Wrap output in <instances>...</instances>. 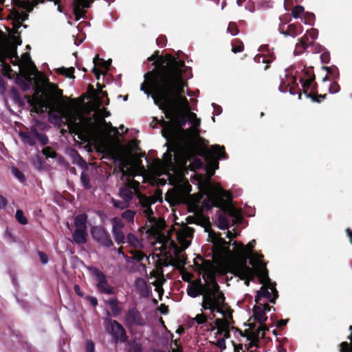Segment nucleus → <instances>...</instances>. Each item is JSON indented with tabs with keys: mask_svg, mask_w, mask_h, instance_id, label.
<instances>
[{
	"mask_svg": "<svg viewBox=\"0 0 352 352\" xmlns=\"http://www.w3.org/2000/svg\"><path fill=\"white\" fill-rule=\"evenodd\" d=\"M187 294L192 298L202 295L201 305L204 309H209L212 314L217 311L223 316L221 306L224 303L225 297L214 278L208 280L204 285L199 283L189 285Z\"/></svg>",
	"mask_w": 352,
	"mask_h": 352,
	"instance_id": "39448f33",
	"label": "nucleus"
},
{
	"mask_svg": "<svg viewBox=\"0 0 352 352\" xmlns=\"http://www.w3.org/2000/svg\"><path fill=\"white\" fill-rule=\"evenodd\" d=\"M228 32H229L232 36L236 35L239 32L236 26L234 23L229 24L228 27Z\"/></svg>",
	"mask_w": 352,
	"mask_h": 352,
	"instance_id": "4d7b16f0",
	"label": "nucleus"
},
{
	"mask_svg": "<svg viewBox=\"0 0 352 352\" xmlns=\"http://www.w3.org/2000/svg\"><path fill=\"white\" fill-rule=\"evenodd\" d=\"M111 203L113 204V206L120 208V209H125L130 206V203H129L125 199H122V201L116 200L113 199L111 201Z\"/></svg>",
	"mask_w": 352,
	"mask_h": 352,
	"instance_id": "58836bf2",
	"label": "nucleus"
},
{
	"mask_svg": "<svg viewBox=\"0 0 352 352\" xmlns=\"http://www.w3.org/2000/svg\"><path fill=\"white\" fill-rule=\"evenodd\" d=\"M36 127L32 126L28 131H20L19 135L22 142L29 146H33L36 144Z\"/></svg>",
	"mask_w": 352,
	"mask_h": 352,
	"instance_id": "a878e982",
	"label": "nucleus"
},
{
	"mask_svg": "<svg viewBox=\"0 0 352 352\" xmlns=\"http://www.w3.org/2000/svg\"><path fill=\"white\" fill-rule=\"evenodd\" d=\"M308 45V52L320 53L322 51V47L320 45L316 43L314 41L311 42L309 41Z\"/></svg>",
	"mask_w": 352,
	"mask_h": 352,
	"instance_id": "ea45409f",
	"label": "nucleus"
},
{
	"mask_svg": "<svg viewBox=\"0 0 352 352\" xmlns=\"http://www.w3.org/2000/svg\"><path fill=\"white\" fill-rule=\"evenodd\" d=\"M109 333L115 343L125 342L127 340L128 336L126 331H109Z\"/></svg>",
	"mask_w": 352,
	"mask_h": 352,
	"instance_id": "473e14b6",
	"label": "nucleus"
},
{
	"mask_svg": "<svg viewBox=\"0 0 352 352\" xmlns=\"http://www.w3.org/2000/svg\"><path fill=\"white\" fill-rule=\"evenodd\" d=\"M36 139L41 143V145L44 146L48 143V138L46 135L43 133H40L36 129L35 131Z\"/></svg>",
	"mask_w": 352,
	"mask_h": 352,
	"instance_id": "49530a36",
	"label": "nucleus"
},
{
	"mask_svg": "<svg viewBox=\"0 0 352 352\" xmlns=\"http://www.w3.org/2000/svg\"><path fill=\"white\" fill-rule=\"evenodd\" d=\"M305 35H307L309 39L310 37L314 41V40L318 38V30L315 28H311L307 31V33Z\"/></svg>",
	"mask_w": 352,
	"mask_h": 352,
	"instance_id": "3c124183",
	"label": "nucleus"
},
{
	"mask_svg": "<svg viewBox=\"0 0 352 352\" xmlns=\"http://www.w3.org/2000/svg\"><path fill=\"white\" fill-rule=\"evenodd\" d=\"M172 152L174 155L173 160L178 168H182L186 166L187 159L186 153H181V157H179V151L178 150L175 148L171 151L167 150L166 153L164 154L163 162L161 164L162 174H165L168 171H172L173 173H175L177 171V168L173 162Z\"/></svg>",
	"mask_w": 352,
	"mask_h": 352,
	"instance_id": "9d476101",
	"label": "nucleus"
},
{
	"mask_svg": "<svg viewBox=\"0 0 352 352\" xmlns=\"http://www.w3.org/2000/svg\"><path fill=\"white\" fill-rule=\"evenodd\" d=\"M112 234L118 245L125 243L126 238L122 231L124 223L120 217H114L112 221Z\"/></svg>",
	"mask_w": 352,
	"mask_h": 352,
	"instance_id": "412c9836",
	"label": "nucleus"
},
{
	"mask_svg": "<svg viewBox=\"0 0 352 352\" xmlns=\"http://www.w3.org/2000/svg\"><path fill=\"white\" fill-rule=\"evenodd\" d=\"M256 241L252 240L246 245L234 241L232 243L236 261L232 266V273L245 280L249 285L250 280L257 279L261 287L255 297L256 305L253 308V322L249 325L253 330H264V305L261 302L264 298V263L263 255L254 252Z\"/></svg>",
	"mask_w": 352,
	"mask_h": 352,
	"instance_id": "f03ea898",
	"label": "nucleus"
},
{
	"mask_svg": "<svg viewBox=\"0 0 352 352\" xmlns=\"http://www.w3.org/2000/svg\"><path fill=\"white\" fill-rule=\"evenodd\" d=\"M88 270L96 281V289L99 293L105 295L116 294V289L109 284L107 276L102 272L95 267H89Z\"/></svg>",
	"mask_w": 352,
	"mask_h": 352,
	"instance_id": "f8f14e48",
	"label": "nucleus"
},
{
	"mask_svg": "<svg viewBox=\"0 0 352 352\" xmlns=\"http://www.w3.org/2000/svg\"><path fill=\"white\" fill-rule=\"evenodd\" d=\"M309 38L307 35H304L300 39H298V42L296 45V49L294 50L295 55H300L305 52V51H308L309 49Z\"/></svg>",
	"mask_w": 352,
	"mask_h": 352,
	"instance_id": "cd10ccee",
	"label": "nucleus"
},
{
	"mask_svg": "<svg viewBox=\"0 0 352 352\" xmlns=\"http://www.w3.org/2000/svg\"><path fill=\"white\" fill-rule=\"evenodd\" d=\"M210 175L206 179L202 180L199 184L200 194L199 195H188L182 190H173L168 191L166 195V200L172 205H177L179 204H186L188 210L191 212L198 214L201 212L203 205L206 204L208 200L207 194L204 190V186L206 183H210L214 186H218L222 188L219 184H214L211 182Z\"/></svg>",
	"mask_w": 352,
	"mask_h": 352,
	"instance_id": "0eeeda50",
	"label": "nucleus"
},
{
	"mask_svg": "<svg viewBox=\"0 0 352 352\" xmlns=\"http://www.w3.org/2000/svg\"><path fill=\"white\" fill-rule=\"evenodd\" d=\"M290 80H291V82L292 85H290L289 82L288 83V85H289V92L292 95H294L296 94V91L294 90L295 88H298V83H296V79L295 77L294 76H292L290 78Z\"/></svg>",
	"mask_w": 352,
	"mask_h": 352,
	"instance_id": "8fccbe9b",
	"label": "nucleus"
},
{
	"mask_svg": "<svg viewBox=\"0 0 352 352\" xmlns=\"http://www.w3.org/2000/svg\"><path fill=\"white\" fill-rule=\"evenodd\" d=\"M32 111L36 113H42L45 112L49 105L43 97H36L31 101Z\"/></svg>",
	"mask_w": 352,
	"mask_h": 352,
	"instance_id": "393cba45",
	"label": "nucleus"
},
{
	"mask_svg": "<svg viewBox=\"0 0 352 352\" xmlns=\"http://www.w3.org/2000/svg\"><path fill=\"white\" fill-rule=\"evenodd\" d=\"M135 286L137 289L141 292H144L147 288V283L145 279L142 278H138L135 280Z\"/></svg>",
	"mask_w": 352,
	"mask_h": 352,
	"instance_id": "37998d69",
	"label": "nucleus"
},
{
	"mask_svg": "<svg viewBox=\"0 0 352 352\" xmlns=\"http://www.w3.org/2000/svg\"><path fill=\"white\" fill-rule=\"evenodd\" d=\"M42 152L46 157L54 158L56 157V152L50 147L44 148Z\"/></svg>",
	"mask_w": 352,
	"mask_h": 352,
	"instance_id": "603ef678",
	"label": "nucleus"
},
{
	"mask_svg": "<svg viewBox=\"0 0 352 352\" xmlns=\"http://www.w3.org/2000/svg\"><path fill=\"white\" fill-rule=\"evenodd\" d=\"M110 112L108 111L105 108L102 109H98L94 114L96 121L99 128L104 127L106 129H110L112 131L118 133V129L112 126L111 122H107L104 118L109 117Z\"/></svg>",
	"mask_w": 352,
	"mask_h": 352,
	"instance_id": "5701e85b",
	"label": "nucleus"
},
{
	"mask_svg": "<svg viewBox=\"0 0 352 352\" xmlns=\"http://www.w3.org/2000/svg\"><path fill=\"white\" fill-rule=\"evenodd\" d=\"M122 322L129 328L133 327H142L146 324V320L137 308L133 307L125 312Z\"/></svg>",
	"mask_w": 352,
	"mask_h": 352,
	"instance_id": "4468645a",
	"label": "nucleus"
},
{
	"mask_svg": "<svg viewBox=\"0 0 352 352\" xmlns=\"http://www.w3.org/2000/svg\"><path fill=\"white\" fill-rule=\"evenodd\" d=\"M195 320L197 322V324H201L206 322V318L204 315L198 314L195 318Z\"/></svg>",
	"mask_w": 352,
	"mask_h": 352,
	"instance_id": "bf43d9fd",
	"label": "nucleus"
},
{
	"mask_svg": "<svg viewBox=\"0 0 352 352\" xmlns=\"http://www.w3.org/2000/svg\"><path fill=\"white\" fill-rule=\"evenodd\" d=\"M315 74L312 68L305 69L303 75L300 77V82L302 84L303 93L314 102L320 103L326 98L327 94H318V85L315 81Z\"/></svg>",
	"mask_w": 352,
	"mask_h": 352,
	"instance_id": "1a4fd4ad",
	"label": "nucleus"
},
{
	"mask_svg": "<svg viewBox=\"0 0 352 352\" xmlns=\"http://www.w3.org/2000/svg\"><path fill=\"white\" fill-rule=\"evenodd\" d=\"M274 49L270 50L268 45H265V70L270 67V64L276 60Z\"/></svg>",
	"mask_w": 352,
	"mask_h": 352,
	"instance_id": "72a5a7b5",
	"label": "nucleus"
},
{
	"mask_svg": "<svg viewBox=\"0 0 352 352\" xmlns=\"http://www.w3.org/2000/svg\"><path fill=\"white\" fill-rule=\"evenodd\" d=\"M105 304L109 306L111 314L107 311V318H105L104 322L111 326V330H124L121 324L111 318V316L116 318L122 313L121 302L116 298H110L105 300Z\"/></svg>",
	"mask_w": 352,
	"mask_h": 352,
	"instance_id": "ddd939ff",
	"label": "nucleus"
},
{
	"mask_svg": "<svg viewBox=\"0 0 352 352\" xmlns=\"http://www.w3.org/2000/svg\"><path fill=\"white\" fill-rule=\"evenodd\" d=\"M280 19L283 22V23L280 24L279 26V31L283 34L296 37L302 32L303 28L300 23H292L286 26V23L291 20L289 15L280 17Z\"/></svg>",
	"mask_w": 352,
	"mask_h": 352,
	"instance_id": "f3484780",
	"label": "nucleus"
},
{
	"mask_svg": "<svg viewBox=\"0 0 352 352\" xmlns=\"http://www.w3.org/2000/svg\"><path fill=\"white\" fill-rule=\"evenodd\" d=\"M85 349H86V352H94L95 351L94 343L91 340L87 341Z\"/></svg>",
	"mask_w": 352,
	"mask_h": 352,
	"instance_id": "13d9d810",
	"label": "nucleus"
},
{
	"mask_svg": "<svg viewBox=\"0 0 352 352\" xmlns=\"http://www.w3.org/2000/svg\"><path fill=\"white\" fill-rule=\"evenodd\" d=\"M320 60L323 63H329L331 60L330 53L327 51L322 52L320 55Z\"/></svg>",
	"mask_w": 352,
	"mask_h": 352,
	"instance_id": "6e6d98bb",
	"label": "nucleus"
},
{
	"mask_svg": "<svg viewBox=\"0 0 352 352\" xmlns=\"http://www.w3.org/2000/svg\"><path fill=\"white\" fill-rule=\"evenodd\" d=\"M232 318L230 316L224 317L223 319H217L216 325L217 330H230V324Z\"/></svg>",
	"mask_w": 352,
	"mask_h": 352,
	"instance_id": "2f4dec72",
	"label": "nucleus"
},
{
	"mask_svg": "<svg viewBox=\"0 0 352 352\" xmlns=\"http://www.w3.org/2000/svg\"><path fill=\"white\" fill-rule=\"evenodd\" d=\"M6 88L3 78L0 76V93L3 94L6 92Z\"/></svg>",
	"mask_w": 352,
	"mask_h": 352,
	"instance_id": "69168bd1",
	"label": "nucleus"
},
{
	"mask_svg": "<svg viewBox=\"0 0 352 352\" xmlns=\"http://www.w3.org/2000/svg\"><path fill=\"white\" fill-rule=\"evenodd\" d=\"M6 58H10L11 60L14 58L16 61L19 60L16 47L0 35V63L3 65ZM12 63H14L13 60H12Z\"/></svg>",
	"mask_w": 352,
	"mask_h": 352,
	"instance_id": "2eb2a0df",
	"label": "nucleus"
},
{
	"mask_svg": "<svg viewBox=\"0 0 352 352\" xmlns=\"http://www.w3.org/2000/svg\"><path fill=\"white\" fill-rule=\"evenodd\" d=\"M301 19L305 24L313 25L315 21L316 16L314 13L307 12L303 13Z\"/></svg>",
	"mask_w": 352,
	"mask_h": 352,
	"instance_id": "e433bc0d",
	"label": "nucleus"
},
{
	"mask_svg": "<svg viewBox=\"0 0 352 352\" xmlns=\"http://www.w3.org/2000/svg\"><path fill=\"white\" fill-rule=\"evenodd\" d=\"M59 70L61 71V73L63 74L64 75H65L68 78H74V69L73 67H70V68H60L59 69Z\"/></svg>",
	"mask_w": 352,
	"mask_h": 352,
	"instance_id": "864d4df0",
	"label": "nucleus"
},
{
	"mask_svg": "<svg viewBox=\"0 0 352 352\" xmlns=\"http://www.w3.org/2000/svg\"><path fill=\"white\" fill-rule=\"evenodd\" d=\"M203 156L211 162H217L219 160L226 158V152L223 146L215 144L212 146L209 149L203 152Z\"/></svg>",
	"mask_w": 352,
	"mask_h": 352,
	"instance_id": "4be33fe9",
	"label": "nucleus"
},
{
	"mask_svg": "<svg viewBox=\"0 0 352 352\" xmlns=\"http://www.w3.org/2000/svg\"><path fill=\"white\" fill-rule=\"evenodd\" d=\"M163 72H148L144 74V82L140 90L147 96L151 95L154 103L162 109L169 121L162 122L163 136L170 140L184 131L187 121L186 113L182 107L184 80L192 77L191 69L183 60L168 55Z\"/></svg>",
	"mask_w": 352,
	"mask_h": 352,
	"instance_id": "f257e3e1",
	"label": "nucleus"
},
{
	"mask_svg": "<svg viewBox=\"0 0 352 352\" xmlns=\"http://www.w3.org/2000/svg\"><path fill=\"white\" fill-rule=\"evenodd\" d=\"M125 243L133 248V250H142L144 248V244L142 240H140L137 236L132 233L127 234Z\"/></svg>",
	"mask_w": 352,
	"mask_h": 352,
	"instance_id": "bb28decb",
	"label": "nucleus"
},
{
	"mask_svg": "<svg viewBox=\"0 0 352 352\" xmlns=\"http://www.w3.org/2000/svg\"><path fill=\"white\" fill-rule=\"evenodd\" d=\"M230 331H217L215 338L217 339L216 345L221 349L225 350L226 349V338H229Z\"/></svg>",
	"mask_w": 352,
	"mask_h": 352,
	"instance_id": "c756f323",
	"label": "nucleus"
},
{
	"mask_svg": "<svg viewBox=\"0 0 352 352\" xmlns=\"http://www.w3.org/2000/svg\"><path fill=\"white\" fill-rule=\"evenodd\" d=\"M80 182H81V184H82V186L84 187V188H85V189L91 188V185L89 183V177L87 172H86V171L82 172L81 175H80Z\"/></svg>",
	"mask_w": 352,
	"mask_h": 352,
	"instance_id": "a19ab883",
	"label": "nucleus"
},
{
	"mask_svg": "<svg viewBox=\"0 0 352 352\" xmlns=\"http://www.w3.org/2000/svg\"><path fill=\"white\" fill-rule=\"evenodd\" d=\"M210 175L206 179L202 180L199 184L200 194L199 195H188L182 190H173L168 191L166 195V200L172 205H177L179 204H186L188 210L191 212L198 214L201 212L203 205L206 204L208 200L207 194L204 190V186L206 183H210L214 186H218L222 188L219 184H214L211 182Z\"/></svg>",
	"mask_w": 352,
	"mask_h": 352,
	"instance_id": "423d86ee",
	"label": "nucleus"
},
{
	"mask_svg": "<svg viewBox=\"0 0 352 352\" xmlns=\"http://www.w3.org/2000/svg\"><path fill=\"white\" fill-rule=\"evenodd\" d=\"M288 321V318L284 320L282 319L280 320L277 321L275 325L277 328H283L287 324Z\"/></svg>",
	"mask_w": 352,
	"mask_h": 352,
	"instance_id": "680f3d73",
	"label": "nucleus"
},
{
	"mask_svg": "<svg viewBox=\"0 0 352 352\" xmlns=\"http://www.w3.org/2000/svg\"><path fill=\"white\" fill-rule=\"evenodd\" d=\"M87 216L86 214L77 215L74 219L76 229H87Z\"/></svg>",
	"mask_w": 352,
	"mask_h": 352,
	"instance_id": "7c9ffc66",
	"label": "nucleus"
},
{
	"mask_svg": "<svg viewBox=\"0 0 352 352\" xmlns=\"http://www.w3.org/2000/svg\"><path fill=\"white\" fill-rule=\"evenodd\" d=\"M87 299L93 307H96L98 305V300L96 297L89 296Z\"/></svg>",
	"mask_w": 352,
	"mask_h": 352,
	"instance_id": "774afa93",
	"label": "nucleus"
},
{
	"mask_svg": "<svg viewBox=\"0 0 352 352\" xmlns=\"http://www.w3.org/2000/svg\"><path fill=\"white\" fill-rule=\"evenodd\" d=\"M87 229H76L72 234L73 240L78 245L87 242Z\"/></svg>",
	"mask_w": 352,
	"mask_h": 352,
	"instance_id": "c85d7f7f",
	"label": "nucleus"
},
{
	"mask_svg": "<svg viewBox=\"0 0 352 352\" xmlns=\"http://www.w3.org/2000/svg\"><path fill=\"white\" fill-rule=\"evenodd\" d=\"M100 58L98 57V56H97L96 57H95L94 59H93V63L94 64V67L92 69V72L96 75L98 76V69L96 68V65H99L100 63Z\"/></svg>",
	"mask_w": 352,
	"mask_h": 352,
	"instance_id": "052dcab7",
	"label": "nucleus"
},
{
	"mask_svg": "<svg viewBox=\"0 0 352 352\" xmlns=\"http://www.w3.org/2000/svg\"><path fill=\"white\" fill-rule=\"evenodd\" d=\"M303 13L304 8L302 6H295L292 11V16L296 19L300 18L301 14L303 15Z\"/></svg>",
	"mask_w": 352,
	"mask_h": 352,
	"instance_id": "de8ad7c7",
	"label": "nucleus"
},
{
	"mask_svg": "<svg viewBox=\"0 0 352 352\" xmlns=\"http://www.w3.org/2000/svg\"><path fill=\"white\" fill-rule=\"evenodd\" d=\"M93 239L105 248H111L113 243L106 230L102 226H94L91 228Z\"/></svg>",
	"mask_w": 352,
	"mask_h": 352,
	"instance_id": "6ab92c4d",
	"label": "nucleus"
},
{
	"mask_svg": "<svg viewBox=\"0 0 352 352\" xmlns=\"http://www.w3.org/2000/svg\"><path fill=\"white\" fill-rule=\"evenodd\" d=\"M38 255H39V257H40V259H41V261L42 262V263L46 264L48 262L47 256L44 252H39Z\"/></svg>",
	"mask_w": 352,
	"mask_h": 352,
	"instance_id": "0e129e2a",
	"label": "nucleus"
},
{
	"mask_svg": "<svg viewBox=\"0 0 352 352\" xmlns=\"http://www.w3.org/2000/svg\"><path fill=\"white\" fill-rule=\"evenodd\" d=\"M128 351L129 352H142V349L140 343L135 340H130L128 342Z\"/></svg>",
	"mask_w": 352,
	"mask_h": 352,
	"instance_id": "c9c22d12",
	"label": "nucleus"
},
{
	"mask_svg": "<svg viewBox=\"0 0 352 352\" xmlns=\"http://www.w3.org/2000/svg\"><path fill=\"white\" fill-rule=\"evenodd\" d=\"M16 221L21 225H26L28 223V219L25 217L23 212L21 210H17L15 214Z\"/></svg>",
	"mask_w": 352,
	"mask_h": 352,
	"instance_id": "79ce46f5",
	"label": "nucleus"
},
{
	"mask_svg": "<svg viewBox=\"0 0 352 352\" xmlns=\"http://www.w3.org/2000/svg\"><path fill=\"white\" fill-rule=\"evenodd\" d=\"M340 89V85L337 82H332L329 87V91L331 94H336Z\"/></svg>",
	"mask_w": 352,
	"mask_h": 352,
	"instance_id": "5fc2aeb1",
	"label": "nucleus"
},
{
	"mask_svg": "<svg viewBox=\"0 0 352 352\" xmlns=\"http://www.w3.org/2000/svg\"><path fill=\"white\" fill-rule=\"evenodd\" d=\"M198 259L201 262V265L202 266L200 267V269L203 271H206L209 267L210 262H207V265L205 266L204 265L206 263V261H205L202 258L199 257Z\"/></svg>",
	"mask_w": 352,
	"mask_h": 352,
	"instance_id": "e2e57ef3",
	"label": "nucleus"
},
{
	"mask_svg": "<svg viewBox=\"0 0 352 352\" xmlns=\"http://www.w3.org/2000/svg\"><path fill=\"white\" fill-rule=\"evenodd\" d=\"M323 69L326 70L327 74L331 76L333 78L336 79L339 78L340 73L338 67L335 65H332L330 67L324 66Z\"/></svg>",
	"mask_w": 352,
	"mask_h": 352,
	"instance_id": "f704fd0d",
	"label": "nucleus"
},
{
	"mask_svg": "<svg viewBox=\"0 0 352 352\" xmlns=\"http://www.w3.org/2000/svg\"><path fill=\"white\" fill-rule=\"evenodd\" d=\"M212 106L214 108V111L216 115H220L222 112V108L221 107L214 104V103H212Z\"/></svg>",
	"mask_w": 352,
	"mask_h": 352,
	"instance_id": "338daca9",
	"label": "nucleus"
},
{
	"mask_svg": "<svg viewBox=\"0 0 352 352\" xmlns=\"http://www.w3.org/2000/svg\"><path fill=\"white\" fill-rule=\"evenodd\" d=\"M131 253L133 254L132 258L138 261H142L146 257L142 250H131Z\"/></svg>",
	"mask_w": 352,
	"mask_h": 352,
	"instance_id": "c03bdc74",
	"label": "nucleus"
},
{
	"mask_svg": "<svg viewBox=\"0 0 352 352\" xmlns=\"http://www.w3.org/2000/svg\"><path fill=\"white\" fill-rule=\"evenodd\" d=\"M182 107L186 113L187 121L190 124H192L190 133H192L195 136H198L199 135V126L201 124V120L197 118L195 113L190 111V107L187 98L184 96H182Z\"/></svg>",
	"mask_w": 352,
	"mask_h": 352,
	"instance_id": "dca6fc26",
	"label": "nucleus"
},
{
	"mask_svg": "<svg viewBox=\"0 0 352 352\" xmlns=\"http://www.w3.org/2000/svg\"><path fill=\"white\" fill-rule=\"evenodd\" d=\"M209 236L211 237L212 243V254L214 260L222 261L231 256L230 242H226L220 236H212L211 234Z\"/></svg>",
	"mask_w": 352,
	"mask_h": 352,
	"instance_id": "9b49d317",
	"label": "nucleus"
},
{
	"mask_svg": "<svg viewBox=\"0 0 352 352\" xmlns=\"http://www.w3.org/2000/svg\"><path fill=\"white\" fill-rule=\"evenodd\" d=\"M177 243L170 238L165 239L162 243L163 248L171 256H174L179 265L186 263V256L182 252L191 243L193 236V229L184 226L180 228L175 233Z\"/></svg>",
	"mask_w": 352,
	"mask_h": 352,
	"instance_id": "6e6552de",
	"label": "nucleus"
},
{
	"mask_svg": "<svg viewBox=\"0 0 352 352\" xmlns=\"http://www.w3.org/2000/svg\"><path fill=\"white\" fill-rule=\"evenodd\" d=\"M93 0H73V12L76 21L83 18L86 11L85 8H89V4Z\"/></svg>",
	"mask_w": 352,
	"mask_h": 352,
	"instance_id": "b1692460",
	"label": "nucleus"
},
{
	"mask_svg": "<svg viewBox=\"0 0 352 352\" xmlns=\"http://www.w3.org/2000/svg\"><path fill=\"white\" fill-rule=\"evenodd\" d=\"M267 262L265 261V266ZM279 296L276 289V282H273L269 276V272L265 267V299L268 300L272 304H275L276 300Z\"/></svg>",
	"mask_w": 352,
	"mask_h": 352,
	"instance_id": "aec40b11",
	"label": "nucleus"
},
{
	"mask_svg": "<svg viewBox=\"0 0 352 352\" xmlns=\"http://www.w3.org/2000/svg\"><path fill=\"white\" fill-rule=\"evenodd\" d=\"M12 173L21 182H23L25 179L24 175L16 168H12Z\"/></svg>",
	"mask_w": 352,
	"mask_h": 352,
	"instance_id": "09e8293b",
	"label": "nucleus"
},
{
	"mask_svg": "<svg viewBox=\"0 0 352 352\" xmlns=\"http://www.w3.org/2000/svg\"><path fill=\"white\" fill-rule=\"evenodd\" d=\"M232 51L234 53L241 52L243 50V44L238 40H234L232 43Z\"/></svg>",
	"mask_w": 352,
	"mask_h": 352,
	"instance_id": "a18cd8bd",
	"label": "nucleus"
},
{
	"mask_svg": "<svg viewBox=\"0 0 352 352\" xmlns=\"http://www.w3.org/2000/svg\"><path fill=\"white\" fill-rule=\"evenodd\" d=\"M240 336L245 340L241 344L237 346H234V351L240 352V350H243V346L244 345L246 349L248 351L253 346H257V342L258 341V333L261 331H238Z\"/></svg>",
	"mask_w": 352,
	"mask_h": 352,
	"instance_id": "a211bd4d",
	"label": "nucleus"
},
{
	"mask_svg": "<svg viewBox=\"0 0 352 352\" xmlns=\"http://www.w3.org/2000/svg\"><path fill=\"white\" fill-rule=\"evenodd\" d=\"M204 190L207 194L208 200L203 207L207 209L216 206L221 208L218 213L217 223L221 230L228 229L231 226L241 220L240 211L231 204L232 199L230 193L218 186L206 183Z\"/></svg>",
	"mask_w": 352,
	"mask_h": 352,
	"instance_id": "7ed1b4c3",
	"label": "nucleus"
},
{
	"mask_svg": "<svg viewBox=\"0 0 352 352\" xmlns=\"http://www.w3.org/2000/svg\"><path fill=\"white\" fill-rule=\"evenodd\" d=\"M120 171L121 173V179L124 183V186L120 188L119 196L120 198L131 204L133 197L137 195L141 212L147 217L148 221L151 223V227H159L153 210L151 208V206L156 202V199L153 197H146L140 193L139 190L140 183L133 179L131 173L125 170L123 166L120 168Z\"/></svg>",
	"mask_w": 352,
	"mask_h": 352,
	"instance_id": "20e7f679",
	"label": "nucleus"
},
{
	"mask_svg": "<svg viewBox=\"0 0 352 352\" xmlns=\"http://www.w3.org/2000/svg\"><path fill=\"white\" fill-rule=\"evenodd\" d=\"M135 214V212L132 210H126L121 214L122 218H123L125 221L133 223L134 220V217Z\"/></svg>",
	"mask_w": 352,
	"mask_h": 352,
	"instance_id": "4c0bfd02",
	"label": "nucleus"
}]
</instances>
